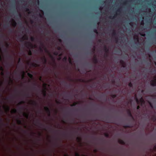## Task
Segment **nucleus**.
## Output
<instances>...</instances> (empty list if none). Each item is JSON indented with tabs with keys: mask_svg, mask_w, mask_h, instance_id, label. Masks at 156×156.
Instances as JSON below:
<instances>
[{
	"mask_svg": "<svg viewBox=\"0 0 156 156\" xmlns=\"http://www.w3.org/2000/svg\"><path fill=\"white\" fill-rule=\"evenodd\" d=\"M44 49H45V52H48L47 49H46V48L45 47H44Z\"/></svg>",
	"mask_w": 156,
	"mask_h": 156,
	"instance_id": "6e6d98bb",
	"label": "nucleus"
},
{
	"mask_svg": "<svg viewBox=\"0 0 156 156\" xmlns=\"http://www.w3.org/2000/svg\"><path fill=\"white\" fill-rule=\"evenodd\" d=\"M17 122L20 125L22 124V121L20 120L17 119Z\"/></svg>",
	"mask_w": 156,
	"mask_h": 156,
	"instance_id": "5701e85b",
	"label": "nucleus"
},
{
	"mask_svg": "<svg viewBox=\"0 0 156 156\" xmlns=\"http://www.w3.org/2000/svg\"><path fill=\"white\" fill-rule=\"evenodd\" d=\"M4 108L5 109L7 112H9L10 110V107L8 106H7L6 107L4 106Z\"/></svg>",
	"mask_w": 156,
	"mask_h": 156,
	"instance_id": "9b49d317",
	"label": "nucleus"
},
{
	"mask_svg": "<svg viewBox=\"0 0 156 156\" xmlns=\"http://www.w3.org/2000/svg\"><path fill=\"white\" fill-rule=\"evenodd\" d=\"M93 62L95 64H97L98 62V59L96 56L93 58Z\"/></svg>",
	"mask_w": 156,
	"mask_h": 156,
	"instance_id": "9d476101",
	"label": "nucleus"
},
{
	"mask_svg": "<svg viewBox=\"0 0 156 156\" xmlns=\"http://www.w3.org/2000/svg\"><path fill=\"white\" fill-rule=\"evenodd\" d=\"M41 59L44 64V65L46 64L47 62V60L46 58L45 57H44L43 58H42Z\"/></svg>",
	"mask_w": 156,
	"mask_h": 156,
	"instance_id": "0eeeda50",
	"label": "nucleus"
},
{
	"mask_svg": "<svg viewBox=\"0 0 156 156\" xmlns=\"http://www.w3.org/2000/svg\"><path fill=\"white\" fill-rule=\"evenodd\" d=\"M23 115L24 116L26 117L27 118H28V114H27L26 113H24Z\"/></svg>",
	"mask_w": 156,
	"mask_h": 156,
	"instance_id": "58836bf2",
	"label": "nucleus"
},
{
	"mask_svg": "<svg viewBox=\"0 0 156 156\" xmlns=\"http://www.w3.org/2000/svg\"><path fill=\"white\" fill-rule=\"evenodd\" d=\"M139 100V102H140L141 103V105H142V103L144 102V101L142 98H141Z\"/></svg>",
	"mask_w": 156,
	"mask_h": 156,
	"instance_id": "a211bd4d",
	"label": "nucleus"
},
{
	"mask_svg": "<svg viewBox=\"0 0 156 156\" xmlns=\"http://www.w3.org/2000/svg\"><path fill=\"white\" fill-rule=\"evenodd\" d=\"M98 41L99 42L101 43L102 42V40L101 39H99L98 40Z\"/></svg>",
	"mask_w": 156,
	"mask_h": 156,
	"instance_id": "13d9d810",
	"label": "nucleus"
},
{
	"mask_svg": "<svg viewBox=\"0 0 156 156\" xmlns=\"http://www.w3.org/2000/svg\"><path fill=\"white\" fill-rule=\"evenodd\" d=\"M25 45L27 47H31L33 46L32 44L30 42H26L25 43Z\"/></svg>",
	"mask_w": 156,
	"mask_h": 156,
	"instance_id": "423d86ee",
	"label": "nucleus"
},
{
	"mask_svg": "<svg viewBox=\"0 0 156 156\" xmlns=\"http://www.w3.org/2000/svg\"><path fill=\"white\" fill-rule=\"evenodd\" d=\"M75 156H80V154L78 153H76L75 154Z\"/></svg>",
	"mask_w": 156,
	"mask_h": 156,
	"instance_id": "de8ad7c7",
	"label": "nucleus"
},
{
	"mask_svg": "<svg viewBox=\"0 0 156 156\" xmlns=\"http://www.w3.org/2000/svg\"><path fill=\"white\" fill-rule=\"evenodd\" d=\"M1 74L2 75H3L4 74V73L2 72H1Z\"/></svg>",
	"mask_w": 156,
	"mask_h": 156,
	"instance_id": "e2e57ef3",
	"label": "nucleus"
},
{
	"mask_svg": "<svg viewBox=\"0 0 156 156\" xmlns=\"http://www.w3.org/2000/svg\"><path fill=\"white\" fill-rule=\"evenodd\" d=\"M11 112L13 113H16L17 112V110L16 109H14L12 110Z\"/></svg>",
	"mask_w": 156,
	"mask_h": 156,
	"instance_id": "a878e982",
	"label": "nucleus"
},
{
	"mask_svg": "<svg viewBox=\"0 0 156 156\" xmlns=\"http://www.w3.org/2000/svg\"><path fill=\"white\" fill-rule=\"evenodd\" d=\"M127 113L128 116L130 117L133 119H134V118L133 116L131 111L129 109L127 110Z\"/></svg>",
	"mask_w": 156,
	"mask_h": 156,
	"instance_id": "20e7f679",
	"label": "nucleus"
},
{
	"mask_svg": "<svg viewBox=\"0 0 156 156\" xmlns=\"http://www.w3.org/2000/svg\"><path fill=\"white\" fill-rule=\"evenodd\" d=\"M120 64L123 68H125L126 66V65L125 62L122 60H121L120 62Z\"/></svg>",
	"mask_w": 156,
	"mask_h": 156,
	"instance_id": "39448f33",
	"label": "nucleus"
},
{
	"mask_svg": "<svg viewBox=\"0 0 156 156\" xmlns=\"http://www.w3.org/2000/svg\"><path fill=\"white\" fill-rule=\"evenodd\" d=\"M94 32L97 34H98V32L97 30L96 29H94L93 30Z\"/></svg>",
	"mask_w": 156,
	"mask_h": 156,
	"instance_id": "c756f323",
	"label": "nucleus"
},
{
	"mask_svg": "<svg viewBox=\"0 0 156 156\" xmlns=\"http://www.w3.org/2000/svg\"><path fill=\"white\" fill-rule=\"evenodd\" d=\"M23 76H22V78L23 79L24 77L25 73H24V71H23Z\"/></svg>",
	"mask_w": 156,
	"mask_h": 156,
	"instance_id": "37998d69",
	"label": "nucleus"
},
{
	"mask_svg": "<svg viewBox=\"0 0 156 156\" xmlns=\"http://www.w3.org/2000/svg\"><path fill=\"white\" fill-rule=\"evenodd\" d=\"M30 22H31V23L32 24V23H34V21H33V20H30Z\"/></svg>",
	"mask_w": 156,
	"mask_h": 156,
	"instance_id": "bf43d9fd",
	"label": "nucleus"
},
{
	"mask_svg": "<svg viewBox=\"0 0 156 156\" xmlns=\"http://www.w3.org/2000/svg\"><path fill=\"white\" fill-rule=\"evenodd\" d=\"M4 37V35L0 33V37Z\"/></svg>",
	"mask_w": 156,
	"mask_h": 156,
	"instance_id": "c03bdc74",
	"label": "nucleus"
},
{
	"mask_svg": "<svg viewBox=\"0 0 156 156\" xmlns=\"http://www.w3.org/2000/svg\"><path fill=\"white\" fill-rule=\"evenodd\" d=\"M56 103H57L58 104H59L60 103V102L59 101H58L57 100L56 101Z\"/></svg>",
	"mask_w": 156,
	"mask_h": 156,
	"instance_id": "864d4df0",
	"label": "nucleus"
},
{
	"mask_svg": "<svg viewBox=\"0 0 156 156\" xmlns=\"http://www.w3.org/2000/svg\"><path fill=\"white\" fill-rule=\"evenodd\" d=\"M69 63L70 64H72V61L71 58L70 57H69Z\"/></svg>",
	"mask_w": 156,
	"mask_h": 156,
	"instance_id": "bb28decb",
	"label": "nucleus"
},
{
	"mask_svg": "<svg viewBox=\"0 0 156 156\" xmlns=\"http://www.w3.org/2000/svg\"><path fill=\"white\" fill-rule=\"evenodd\" d=\"M32 66L34 67H39L40 66L39 65L34 63H32Z\"/></svg>",
	"mask_w": 156,
	"mask_h": 156,
	"instance_id": "f8f14e48",
	"label": "nucleus"
},
{
	"mask_svg": "<svg viewBox=\"0 0 156 156\" xmlns=\"http://www.w3.org/2000/svg\"><path fill=\"white\" fill-rule=\"evenodd\" d=\"M30 104L34 106H37V103L34 101H31L30 102Z\"/></svg>",
	"mask_w": 156,
	"mask_h": 156,
	"instance_id": "6e6552de",
	"label": "nucleus"
},
{
	"mask_svg": "<svg viewBox=\"0 0 156 156\" xmlns=\"http://www.w3.org/2000/svg\"><path fill=\"white\" fill-rule=\"evenodd\" d=\"M154 121H155L156 120V116L155 115H154L151 118Z\"/></svg>",
	"mask_w": 156,
	"mask_h": 156,
	"instance_id": "2eb2a0df",
	"label": "nucleus"
},
{
	"mask_svg": "<svg viewBox=\"0 0 156 156\" xmlns=\"http://www.w3.org/2000/svg\"><path fill=\"white\" fill-rule=\"evenodd\" d=\"M78 102H75V103H73V104L72 105H71V106H76V104H78Z\"/></svg>",
	"mask_w": 156,
	"mask_h": 156,
	"instance_id": "cd10ccee",
	"label": "nucleus"
},
{
	"mask_svg": "<svg viewBox=\"0 0 156 156\" xmlns=\"http://www.w3.org/2000/svg\"><path fill=\"white\" fill-rule=\"evenodd\" d=\"M57 49L58 50H60L61 49V48L60 47H58L57 48Z\"/></svg>",
	"mask_w": 156,
	"mask_h": 156,
	"instance_id": "4d7b16f0",
	"label": "nucleus"
},
{
	"mask_svg": "<svg viewBox=\"0 0 156 156\" xmlns=\"http://www.w3.org/2000/svg\"><path fill=\"white\" fill-rule=\"evenodd\" d=\"M27 75L30 78L32 79L33 78V76L30 73H28Z\"/></svg>",
	"mask_w": 156,
	"mask_h": 156,
	"instance_id": "f3484780",
	"label": "nucleus"
},
{
	"mask_svg": "<svg viewBox=\"0 0 156 156\" xmlns=\"http://www.w3.org/2000/svg\"><path fill=\"white\" fill-rule=\"evenodd\" d=\"M40 44H41V45H42V46H43V47H44V44L42 42H40Z\"/></svg>",
	"mask_w": 156,
	"mask_h": 156,
	"instance_id": "09e8293b",
	"label": "nucleus"
},
{
	"mask_svg": "<svg viewBox=\"0 0 156 156\" xmlns=\"http://www.w3.org/2000/svg\"><path fill=\"white\" fill-rule=\"evenodd\" d=\"M36 123L38 124H39L40 126H44V125H43L38 120H37Z\"/></svg>",
	"mask_w": 156,
	"mask_h": 156,
	"instance_id": "ddd939ff",
	"label": "nucleus"
},
{
	"mask_svg": "<svg viewBox=\"0 0 156 156\" xmlns=\"http://www.w3.org/2000/svg\"><path fill=\"white\" fill-rule=\"evenodd\" d=\"M8 58H9V59H11L12 60H13V58L12 57V56L10 55H7V56H6Z\"/></svg>",
	"mask_w": 156,
	"mask_h": 156,
	"instance_id": "b1692460",
	"label": "nucleus"
},
{
	"mask_svg": "<svg viewBox=\"0 0 156 156\" xmlns=\"http://www.w3.org/2000/svg\"><path fill=\"white\" fill-rule=\"evenodd\" d=\"M118 142L120 144L124 145L125 144V142L122 140L121 139L119 140Z\"/></svg>",
	"mask_w": 156,
	"mask_h": 156,
	"instance_id": "1a4fd4ad",
	"label": "nucleus"
},
{
	"mask_svg": "<svg viewBox=\"0 0 156 156\" xmlns=\"http://www.w3.org/2000/svg\"><path fill=\"white\" fill-rule=\"evenodd\" d=\"M40 50H41V51H43V50H42V48H40Z\"/></svg>",
	"mask_w": 156,
	"mask_h": 156,
	"instance_id": "0e129e2a",
	"label": "nucleus"
},
{
	"mask_svg": "<svg viewBox=\"0 0 156 156\" xmlns=\"http://www.w3.org/2000/svg\"><path fill=\"white\" fill-rule=\"evenodd\" d=\"M151 85L153 87L156 86V76L154 78V79L151 80Z\"/></svg>",
	"mask_w": 156,
	"mask_h": 156,
	"instance_id": "f257e3e1",
	"label": "nucleus"
},
{
	"mask_svg": "<svg viewBox=\"0 0 156 156\" xmlns=\"http://www.w3.org/2000/svg\"><path fill=\"white\" fill-rule=\"evenodd\" d=\"M34 86L32 87V88L33 89V90H36V86H37L36 84L35 83H34Z\"/></svg>",
	"mask_w": 156,
	"mask_h": 156,
	"instance_id": "6ab92c4d",
	"label": "nucleus"
},
{
	"mask_svg": "<svg viewBox=\"0 0 156 156\" xmlns=\"http://www.w3.org/2000/svg\"><path fill=\"white\" fill-rule=\"evenodd\" d=\"M112 35L114 37L116 36V33L114 30H113V32L112 33Z\"/></svg>",
	"mask_w": 156,
	"mask_h": 156,
	"instance_id": "aec40b11",
	"label": "nucleus"
},
{
	"mask_svg": "<svg viewBox=\"0 0 156 156\" xmlns=\"http://www.w3.org/2000/svg\"><path fill=\"white\" fill-rule=\"evenodd\" d=\"M67 57L66 56L64 57L62 59V60L63 61L65 62H66L67 61Z\"/></svg>",
	"mask_w": 156,
	"mask_h": 156,
	"instance_id": "4be33fe9",
	"label": "nucleus"
},
{
	"mask_svg": "<svg viewBox=\"0 0 156 156\" xmlns=\"http://www.w3.org/2000/svg\"><path fill=\"white\" fill-rule=\"evenodd\" d=\"M58 54V52L57 51H55L53 53L54 55H57Z\"/></svg>",
	"mask_w": 156,
	"mask_h": 156,
	"instance_id": "79ce46f5",
	"label": "nucleus"
},
{
	"mask_svg": "<svg viewBox=\"0 0 156 156\" xmlns=\"http://www.w3.org/2000/svg\"><path fill=\"white\" fill-rule=\"evenodd\" d=\"M0 70H1V71H3L4 69H3V68L1 66L0 67Z\"/></svg>",
	"mask_w": 156,
	"mask_h": 156,
	"instance_id": "a18cd8bd",
	"label": "nucleus"
},
{
	"mask_svg": "<svg viewBox=\"0 0 156 156\" xmlns=\"http://www.w3.org/2000/svg\"><path fill=\"white\" fill-rule=\"evenodd\" d=\"M6 66L9 67L11 65L9 63L7 62L6 63Z\"/></svg>",
	"mask_w": 156,
	"mask_h": 156,
	"instance_id": "f704fd0d",
	"label": "nucleus"
},
{
	"mask_svg": "<svg viewBox=\"0 0 156 156\" xmlns=\"http://www.w3.org/2000/svg\"><path fill=\"white\" fill-rule=\"evenodd\" d=\"M0 121L2 122V125H3V123H2L3 122V119H2L1 118V115H0Z\"/></svg>",
	"mask_w": 156,
	"mask_h": 156,
	"instance_id": "ea45409f",
	"label": "nucleus"
},
{
	"mask_svg": "<svg viewBox=\"0 0 156 156\" xmlns=\"http://www.w3.org/2000/svg\"><path fill=\"white\" fill-rule=\"evenodd\" d=\"M120 9H119L117 10V12H120Z\"/></svg>",
	"mask_w": 156,
	"mask_h": 156,
	"instance_id": "680f3d73",
	"label": "nucleus"
},
{
	"mask_svg": "<svg viewBox=\"0 0 156 156\" xmlns=\"http://www.w3.org/2000/svg\"><path fill=\"white\" fill-rule=\"evenodd\" d=\"M115 40L116 41V43L118 41V39L117 37H116L115 38Z\"/></svg>",
	"mask_w": 156,
	"mask_h": 156,
	"instance_id": "5fc2aeb1",
	"label": "nucleus"
},
{
	"mask_svg": "<svg viewBox=\"0 0 156 156\" xmlns=\"http://www.w3.org/2000/svg\"><path fill=\"white\" fill-rule=\"evenodd\" d=\"M30 40L31 41H33L35 40V38L34 37H30Z\"/></svg>",
	"mask_w": 156,
	"mask_h": 156,
	"instance_id": "4c0bfd02",
	"label": "nucleus"
},
{
	"mask_svg": "<svg viewBox=\"0 0 156 156\" xmlns=\"http://www.w3.org/2000/svg\"><path fill=\"white\" fill-rule=\"evenodd\" d=\"M135 100L137 103L138 104H139V100L138 99V98L136 97L135 98Z\"/></svg>",
	"mask_w": 156,
	"mask_h": 156,
	"instance_id": "393cba45",
	"label": "nucleus"
},
{
	"mask_svg": "<svg viewBox=\"0 0 156 156\" xmlns=\"http://www.w3.org/2000/svg\"><path fill=\"white\" fill-rule=\"evenodd\" d=\"M36 62L37 63H39V61L38 60H37L36 61Z\"/></svg>",
	"mask_w": 156,
	"mask_h": 156,
	"instance_id": "338daca9",
	"label": "nucleus"
},
{
	"mask_svg": "<svg viewBox=\"0 0 156 156\" xmlns=\"http://www.w3.org/2000/svg\"><path fill=\"white\" fill-rule=\"evenodd\" d=\"M24 96H25V97H26L27 98L29 97L30 96V94L29 93H28L26 94H24Z\"/></svg>",
	"mask_w": 156,
	"mask_h": 156,
	"instance_id": "412c9836",
	"label": "nucleus"
},
{
	"mask_svg": "<svg viewBox=\"0 0 156 156\" xmlns=\"http://www.w3.org/2000/svg\"><path fill=\"white\" fill-rule=\"evenodd\" d=\"M140 107L138 105L137 107V108H136L137 109L139 110V109H140Z\"/></svg>",
	"mask_w": 156,
	"mask_h": 156,
	"instance_id": "603ef678",
	"label": "nucleus"
},
{
	"mask_svg": "<svg viewBox=\"0 0 156 156\" xmlns=\"http://www.w3.org/2000/svg\"><path fill=\"white\" fill-rule=\"evenodd\" d=\"M6 44L7 47H8L9 46V44L7 43H6Z\"/></svg>",
	"mask_w": 156,
	"mask_h": 156,
	"instance_id": "052dcab7",
	"label": "nucleus"
},
{
	"mask_svg": "<svg viewBox=\"0 0 156 156\" xmlns=\"http://www.w3.org/2000/svg\"><path fill=\"white\" fill-rule=\"evenodd\" d=\"M24 9L25 10V11L27 12H28L30 11V9L26 6H24L23 7Z\"/></svg>",
	"mask_w": 156,
	"mask_h": 156,
	"instance_id": "dca6fc26",
	"label": "nucleus"
},
{
	"mask_svg": "<svg viewBox=\"0 0 156 156\" xmlns=\"http://www.w3.org/2000/svg\"><path fill=\"white\" fill-rule=\"evenodd\" d=\"M12 24L13 26L14 27H15L16 25V21L13 20V23Z\"/></svg>",
	"mask_w": 156,
	"mask_h": 156,
	"instance_id": "4468645a",
	"label": "nucleus"
},
{
	"mask_svg": "<svg viewBox=\"0 0 156 156\" xmlns=\"http://www.w3.org/2000/svg\"><path fill=\"white\" fill-rule=\"evenodd\" d=\"M43 94L44 96H45L46 95V91L45 90H44L42 91Z\"/></svg>",
	"mask_w": 156,
	"mask_h": 156,
	"instance_id": "c85d7f7f",
	"label": "nucleus"
},
{
	"mask_svg": "<svg viewBox=\"0 0 156 156\" xmlns=\"http://www.w3.org/2000/svg\"><path fill=\"white\" fill-rule=\"evenodd\" d=\"M24 37H23L21 38V41H23L24 40Z\"/></svg>",
	"mask_w": 156,
	"mask_h": 156,
	"instance_id": "49530a36",
	"label": "nucleus"
},
{
	"mask_svg": "<svg viewBox=\"0 0 156 156\" xmlns=\"http://www.w3.org/2000/svg\"><path fill=\"white\" fill-rule=\"evenodd\" d=\"M44 108L45 111L48 113L49 116H50L51 111L49 108L47 106L44 107Z\"/></svg>",
	"mask_w": 156,
	"mask_h": 156,
	"instance_id": "f03ea898",
	"label": "nucleus"
},
{
	"mask_svg": "<svg viewBox=\"0 0 156 156\" xmlns=\"http://www.w3.org/2000/svg\"><path fill=\"white\" fill-rule=\"evenodd\" d=\"M149 104H150V106H151V107L152 108H153V105H152V104L151 102H149Z\"/></svg>",
	"mask_w": 156,
	"mask_h": 156,
	"instance_id": "3c124183",
	"label": "nucleus"
},
{
	"mask_svg": "<svg viewBox=\"0 0 156 156\" xmlns=\"http://www.w3.org/2000/svg\"><path fill=\"white\" fill-rule=\"evenodd\" d=\"M154 149L156 150V145L154 147Z\"/></svg>",
	"mask_w": 156,
	"mask_h": 156,
	"instance_id": "774afa93",
	"label": "nucleus"
},
{
	"mask_svg": "<svg viewBox=\"0 0 156 156\" xmlns=\"http://www.w3.org/2000/svg\"><path fill=\"white\" fill-rule=\"evenodd\" d=\"M49 55H50V57L52 58V59H53V56L51 55L50 54V53H49Z\"/></svg>",
	"mask_w": 156,
	"mask_h": 156,
	"instance_id": "8fccbe9b",
	"label": "nucleus"
},
{
	"mask_svg": "<svg viewBox=\"0 0 156 156\" xmlns=\"http://www.w3.org/2000/svg\"><path fill=\"white\" fill-rule=\"evenodd\" d=\"M76 139L77 140L80 141H81V138L79 137H77L76 138Z\"/></svg>",
	"mask_w": 156,
	"mask_h": 156,
	"instance_id": "a19ab883",
	"label": "nucleus"
},
{
	"mask_svg": "<svg viewBox=\"0 0 156 156\" xmlns=\"http://www.w3.org/2000/svg\"><path fill=\"white\" fill-rule=\"evenodd\" d=\"M19 16L20 17H21V15L20 13H19Z\"/></svg>",
	"mask_w": 156,
	"mask_h": 156,
	"instance_id": "69168bd1",
	"label": "nucleus"
},
{
	"mask_svg": "<svg viewBox=\"0 0 156 156\" xmlns=\"http://www.w3.org/2000/svg\"><path fill=\"white\" fill-rule=\"evenodd\" d=\"M104 49L106 52V54L105 55V57H107L108 56V53L109 51V49L106 46H104Z\"/></svg>",
	"mask_w": 156,
	"mask_h": 156,
	"instance_id": "7ed1b4c3",
	"label": "nucleus"
},
{
	"mask_svg": "<svg viewBox=\"0 0 156 156\" xmlns=\"http://www.w3.org/2000/svg\"><path fill=\"white\" fill-rule=\"evenodd\" d=\"M28 55H32V52H31V51L30 50L28 52Z\"/></svg>",
	"mask_w": 156,
	"mask_h": 156,
	"instance_id": "72a5a7b5",
	"label": "nucleus"
},
{
	"mask_svg": "<svg viewBox=\"0 0 156 156\" xmlns=\"http://www.w3.org/2000/svg\"><path fill=\"white\" fill-rule=\"evenodd\" d=\"M105 136L106 137H108L109 136V134L107 133H105L104 134Z\"/></svg>",
	"mask_w": 156,
	"mask_h": 156,
	"instance_id": "473e14b6",
	"label": "nucleus"
},
{
	"mask_svg": "<svg viewBox=\"0 0 156 156\" xmlns=\"http://www.w3.org/2000/svg\"><path fill=\"white\" fill-rule=\"evenodd\" d=\"M25 103V102L24 101H21L18 104V105H20L23 104H24Z\"/></svg>",
	"mask_w": 156,
	"mask_h": 156,
	"instance_id": "2f4dec72",
	"label": "nucleus"
},
{
	"mask_svg": "<svg viewBox=\"0 0 156 156\" xmlns=\"http://www.w3.org/2000/svg\"><path fill=\"white\" fill-rule=\"evenodd\" d=\"M131 127V126H130L129 125H126V126H124V127L125 128H130Z\"/></svg>",
	"mask_w": 156,
	"mask_h": 156,
	"instance_id": "e433bc0d",
	"label": "nucleus"
},
{
	"mask_svg": "<svg viewBox=\"0 0 156 156\" xmlns=\"http://www.w3.org/2000/svg\"><path fill=\"white\" fill-rule=\"evenodd\" d=\"M128 86L130 87H132L133 86V84L131 82L129 83Z\"/></svg>",
	"mask_w": 156,
	"mask_h": 156,
	"instance_id": "7c9ffc66",
	"label": "nucleus"
},
{
	"mask_svg": "<svg viewBox=\"0 0 156 156\" xmlns=\"http://www.w3.org/2000/svg\"><path fill=\"white\" fill-rule=\"evenodd\" d=\"M111 96L112 98H114L116 97L117 95H116L114 94L112 95Z\"/></svg>",
	"mask_w": 156,
	"mask_h": 156,
	"instance_id": "c9c22d12",
	"label": "nucleus"
}]
</instances>
